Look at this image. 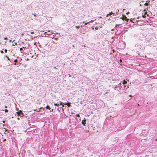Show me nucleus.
I'll return each instance as SVG.
<instances>
[{
    "label": "nucleus",
    "mask_w": 157,
    "mask_h": 157,
    "mask_svg": "<svg viewBox=\"0 0 157 157\" xmlns=\"http://www.w3.org/2000/svg\"><path fill=\"white\" fill-rule=\"evenodd\" d=\"M16 113L17 114V116H20L21 114L23 115V113L22 112V111H21V110H20L19 112H17Z\"/></svg>",
    "instance_id": "f03ea898"
},
{
    "label": "nucleus",
    "mask_w": 157,
    "mask_h": 157,
    "mask_svg": "<svg viewBox=\"0 0 157 157\" xmlns=\"http://www.w3.org/2000/svg\"><path fill=\"white\" fill-rule=\"evenodd\" d=\"M141 4H140V6H141Z\"/></svg>",
    "instance_id": "ea45409f"
},
{
    "label": "nucleus",
    "mask_w": 157,
    "mask_h": 157,
    "mask_svg": "<svg viewBox=\"0 0 157 157\" xmlns=\"http://www.w3.org/2000/svg\"><path fill=\"white\" fill-rule=\"evenodd\" d=\"M5 112H6V113L8 112V110L7 109H6L5 110Z\"/></svg>",
    "instance_id": "2eb2a0df"
},
{
    "label": "nucleus",
    "mask_w": 157,
    "mask_h": 157,
    "mask_svg": "<svg viewBox=\"0 0 157 157\" xmlns=\"http://www.w3.org/2000/svg\"><path fill=\"white\" fill-rule=\"evenodd\" d=\"M155 140H156V141H157V139H155Z\"/></svg>",
    "instance_id": "c9c22d12"
},
{
    "label": "nucleus",
    "mask_w": 157,
    "mask_h": 157,
    "mask_svg": "<svg viewBox=\"0 0 157 157\" xmlns=\"http://www.w3.org/2000/svg\"><path fill=\"white\" fill-rule=\"evenodd\" d=\"M120 62H121H121H122V60H121V59H120Z\"/></svg>",
    "instance_id": "5701e85b"
},
{
    "label": "nucleus",
    "mask_w": 157,
    "mask_h": 157,
    "mask_svg": "<svg viewBox=\"0 0 157 157\" xmlns=\"http://www.w3.org/2000/svg\"><path fill=\"white\" fill-rule=\"evenodd\" d=\"M33 15H34V17H36V15L35 14H33Z\"/></svg>",
    "instance_id": "a878e982"
},
{
    "label": "nucleus",
    "mask_w": 157,
    "mask_h": 157,
    "mask_svg": "<svg viewBox=\"0 0 157 157\" xmlns=\"http://www.w3.org/2000/svg\"><path fill=\"white\" fill-rule=\"evenodd\" d=\"M48 32H50V31L48 30Z\"/></svg>",
    "instance_id": "e433bc0d"
},
{
    "label": "nucleus",
    "mask_w": 157,
    "mask_h": 157,
    "mask_svg": "<svg viewBox=\"0 0 157 157\" xmlns=\"http://www.w3.org/2000/svg\"><path fill=\"white\" fill-rule=\"evenodd\" d=\"M63 104L65 105H67L68 107H70L71 106V103L68 102L66 103H63Z\"/></svg>",
    "instance_id": "7ed1b4c3"
},
{
    "label": "nucleus",
    "mask_w": 157,
    "mask_h": 157,
    "mask_svg": "<svg viewBox=\"0 0 157 157\" xmlns=\"http://www.w3.org/2000/svg\"><path fill=\"white\" fill-rule=\"evenodd\" d=\"M113 52H114V50H113Z\"/></svg>",
    "instance_id": "72a5a7b5"
},
{
    "label": "nucleus",
    "mask_w": 157,
    "mask_h": 157,
    "mask_svg": "<svg viewBox=\"0 0 157 157\" xmlns=\"http://www.w3.org/2000/svg\"><path fill=\"white\" fill-rule=\"evenodd\" d=\"M36 111V109H35V110H34V111Z\"/></svg>",
    "instance_id": "473e14b6"
},
{
    "label": "nucleus",
    "mask_w": 157,
    "mask_h": 157,
    "mask_svg": "<svg viewBox=\"0 0 157 157\" xmlns=\"http://www.w3.org/2000/svg\"><path fill=\"white\" fill-rule=\"evenodd\" d=\"M42 109V107H41L40 108V109H39L38 110H37V111L38 112H39L40 111V109Z\"/></svg>",
    "instance_id": "9d476101"
},
{
    "label": "nucleus",
    "mask_w": 157,
    "mask_h": 157,
    "mask_svg": "<svg viewBox=\"0 0 157 157\" xmlns=\"http://www.w3.org/2000/svg\"><path fill=\"white\" fill-rule=\"evenodd\" d=\"M53 109H52V111H53Z\"/></svg>",
    "instance_id": "a19ab883"
},
{
    "label": "nucleus",
    "mask_w": 157,
    "mask_h": 157,
    "mask_svg": "<svg viewBox=\"0 0 157 157\" xmlns=\"http://www.w3.org/2000/svg\"><path fill=\"white\" fill-rule=\"evenodd\" d=\"M5 51V52H6H6H7V49H5V51Z\"/></svg>",
    "instance_id": "aec40b11"
},
{
    "label": "nucleus",
    "mask_w": 157,
    "mask_h": 157,
    "mask_svg": "<svg viewBox=\"0 0 157 157\" xmlns=\"http://www.w3.org/2000/svg\"><path fill=\"white\" fill-rule=\"evenodd\" d=\"M113 13H112V12H111L109 13V15H111L112 14H113Z\"/></svg>",
    "instance_id": "4468645a"
},
{
    "label": "nucleus",
    "mask_w": 157,
    "mask_h": 157,
    "mask_svg": "<svg viewBox=\"0 0 157 157\" xmlns=\"http://www.w3.org/2000/svg\"><path fill=\"white\" fill-rule=\"evenodd\" d=\"M5 107L6 108H7V106H5Z\"/></svg>",
    "instance_id": "2f4dec72"
},
{
    "label": "nucleus",
    "mask_w": 157,
    "mask_h": 157,
    "mask_svg": "<svg viewBox=\"0 0 157 157\" xmlns=\"http://www.w3.org/2000/svg\"><path fill=\"white\" fill-rule=\"evenodd\" d=\"M142 16L143 17L145 18L146 16H148V14H147V12H144V14H143V13H142Z\"/></svg>",
    "instance_id": "f257e3e1"
},
{
    "label": "nucleus",
    "mask_w": 157,
    "mask_h": 157,
    "mask_svg": "<svg viewBox=\"0 0 157 157\" xmlns=\"http://www.w3.org/2000/svg\"><path fill=\"white\" fill-rule=\"evenodd\" d=\"M54 105H55V106H59V104H56V103H55L54 104Z\"/></svg>",
    "instance_id": "9b49d317"
},
{
    "label": "nucleus",
    "mask_w": 157,
    "mask_h": 157,
    "mask_svg": "<svg viewBox=\"0 0 157 157\" xmlns=\"http://www.w3.org/2000/svg\"><path fill=\"white\" fill-rule=\"evenodd\" d=\"M109 15V14H107V15H106V17H108Z\"/></svg>",
    "instance_id": "bb28decb"
},
{
    "label": "nucleus",
    "mask_w": 157,
    "mask_h": 157,
    "mask_svg": "<svg viewBox=\"0 0 157 157\" xmlns=\"http://www.w3.org/2000/svg\"><path fill=\"white\" fill-rule=\"evenodd\" d=\"M17 119L19 120V118H17Z\"/></svg>",
    "instance_id": "4c0bfd02"
},
{
    "label": "nucleus",
    "mask_w": 157,
    "mask_h": 157,
    "mask_svg": "<svg viewBox=\"0 0 157 157\" xmlns=\"http://www.w3.org/2000/svg\"><path fill=\"white\" fill-rule=\"evenodd\" d=\"M143 5H144L145 6H147L148 5V4L147 3H143Z\"/></svg>",
    "instance_id": "0eeeda50"
},
{
    "label": "nucleus",
    "mask_w": 157,
    "mask_h": 157,
    "mask_svg": "<svg viewBox=\"0 0 157 157\" xmlns=\"http://www.w3.org/2000/svg\"><path fill=\"white\" fill-rule=\"evenodd\" d=\"M46 109H48L49 110L50 109V106L49 105H47L46 106Z\"/></svg>",
    "instance_id": "20e7f679"
},
{
    "label": "nucleus",
    "mask_w": 157,
    "mask_h": 157,
    "mask_svg": "<svg viewBox=\"0 0 157 157\" xmlns=\"http://www.w3.org/2000/svg\"><path fill=\"white\" fill-rule=\"evenodd\" d=\"M92 29H93V30H94V28H93Z\"/></svg>",
    "instance_id": "58836bf2"
},
{
    "label": "nucleus",
    "mask_w": 157,
    "mask_h": 157,
    "mask_svg": "<svg viewBox=\"0 0 157 157\" xmlns=\"http://www.w3.org/2000/svg\"><path fill=\"white\" fill-rule=\"evenodd\" d=\"M68 76L69 77H71V75L70 74H69L68 75Z\"/></svg>",
    "instance_id": "b1692460"
},
{
    "label": "nucleus",
    "mask_w": 157,
    "mask_h": 157,
    "mask_svg": "<svg viewBox=\"0 0 157 157\" xmlns=\"http://www.w3.org/2000/svg\"><path fill=\"white\" fill-rule=\"evenodd\" d=\"M4 39L5 40H8V38L7 37H5L4 38Z\"/></svg>",
    "instance_id": "dca6fc26"
},
{
    "label": "nucleus",
    "mask_w": 157,
    "mask_h": 157,
    "mask_svg": "<svg viewBox=\"0 0 157 157\" xmlns=\"http://www.w3.org/2000/svg\"><path fill=\"white\" fill-rule=\"evenodd\" d=\"M117 26L119 27V25H116V27H117Z\"/></svg>",
    "instance_id": "4be33fe9"
},
{
    "label": "nucleus",
    "mask_w": 157,
    "mask_h": 157,
    "mask_svg": "<svg viewBox=\"0 0 157 157\" xmlns=\"http://www.w3.org/2000/svg\"><path fill=\"white\" fill-rule=\"evenodd\" d=\"M17 45V43H14V44H13V46H15V45Z\"/></svg>",
    "instance_id": "ddd939ff"
},
{
    "label": "nucleus",
    "mask_w": 157,
    "mask_h": 157,
    "mask_svg": "<svg viewBox=\"0 0 157 157\" xmlns=\"http://www.w3.org/2000/svg\"><path fill=\"white\" fill-rule=\"evenodd\" d=\"M1 52L2 53H3V51H1Z\"/></svg>",
    "instance_id": "c85d7f7f"
},
{
    "label": "nucleus",
    "mask_w": 157,
    "mask_h": 157,
    "mask_svg": "<svg viewBox=\"0 0 157 157\" xmlns=\"http://www.w3.org/2000/svg\"><path fill=\"white\" fill-rule=\"evenodd\" d=\"M62 103H62V102H60V105H62V107H63L64 106V105H63V104H62Z\"/></svg>",
    "instance_id": "f8f14e48"
},
{
    "label": "nucleus",
    "mask_w": 157,
    "mask_h": 157,
    "mask_svg": "<svg viewBox=\"0 0 157 157\" xmlns=\"http://www.w3.org/2000/svg\"><path fill=\"white\" fill-rule=\"evenodd\" d=\"M139 17H138V19H139Z\"/></svg>",
    "instance_id": "f704fd0d"
},
{
    "label": "nucleus",
    "mask_w": 157,
    "mask_h": 157,
    "mask_svg": "<svg viewBox=\"0 0 157 157\" xmlns=\"http://www.w3.org/2000/svg\"><path fill=\"white\" fill-rule=\"evenodd\" d=\"M124 19L127 20V21H128L129 20L127 18V17L125 16V17L123 18V20H124Z\"/></svg>",
    "instance_id": "39448f33"
},
{
    "label": "nucleus",
    "mask_w": 157,
    "mask_h": 157,
    "mask_svg": "<svg viewBox=\"0 0 157 157\" xmlns=\"http://www.w3.org/2000/svg\"><path fill=\"white\" fill-rule=\"evenodd\" d=\"M88 23V22L86 23H85V25H87Z\"/></svg>",
    "instance_id": "cd10ccee"
},
{
    "label": "nucleus",
    "mask_w": 157,
    "mask_h": 157,
    "mask_svg": "<svg viewBox=\"0 0 157 157\" xmlns=\"http://www.w3.org/2000/svg\"><path fill=\"white\" fill-rule=\"evenodd\" d=\"M95 29L96 30H98V27L97 26H96L95 28Z\"/></svg>",
    "instance_id": "a211bd4d"
},
{
    "label": "nucleus",
    "mask_w": 157,
    "mask_h": 157,
    "mask_svg": "<svg viewBox=\"0 0 157 157\" xmlns=\"http://www.w3.org/2000/svg\"><path fill=\"white\" fill-rule=\"evenodd\" d=\"M127 83V82L125 80H124V81H123V83L124 84H126Z\"/></svg>",
    "instance_id": "423d86ee"
},
{
    "label": "nucleus",
    "mask_w": 157,
    "mask_h": 157,
    "mask_svg": "<svg viewBox=\"0 0 157 157\" xmlns=\"http://www.w3.org/2000/svg\"><path fill=\"white\" fill-rule=\"evenodd\" d=\"M17 59H16L14 60V62L15 63L14 64V65H16V63L17 62Z\"/></svg>",
    "instance_id": "6e6552de"
},
{
    "label": "nucleus",
    "mask_w": 157,
    "mask_h": 157,
    "mask_svg": "<svg viewBox=\"0 0 157 157\" xmlns=\"http://www.w3.org/2000/svg\"><path fill=\"white\" fill-rule=\"evenodd\" d=\"M53 68L55 69H57V68H56V67H54Z\"/></svg>",
    "instance_id": "393cba45"
},
{
    "label": "nucleus",
    "mask_w": 157,
    "mask_h": 157,
    "mask_svg": "<svg viewBox=\"0 0 157 157\" xmlns=\"http://www.w3.org/2000/svg\"><path fill=\"white\" fill-rule=\"evenodd\" d=\"M23 50V49H22V48H20V51H22Z\"/></svg>",
    "instance_id": "412c9836"
},
{
    "label": "nucleus",
    "mask_w": 157,
    "mask_h": 157,
    "mask_svg": "<svg viewBox=\"0 0 157 157\" xmlns=\"http://www.w3.org/2000/svg\"><path fill=\"white\" fill-rule=\"evenodd\" d=\"M76 115L78 117H80V115L79 114H76Z\"/></svg>",
    "instance_id": "6ab92c4d"
},
{
    "label": "nucleus",
    "mask_w": 157,
    "mask_h": 157,
    "mask_svg": "<svg viewBox=\"0 0 157 157\" xmlns=\"http://www.w3.org/2000/svg\"><path fill=\"white\" fill-rule=\"evenodd\" d=\"M6 140V139H5V140H3V141L4 142Z\"/></svg>",
    "instance_id": "c756f323"
},
{
    "label": "nucleus",
    "mask_w": 157,
    "mask_h": 157,
    "mask_svg": "<svg viewBox=\"0 0 157 157\" xmlns=\"http://www.w3.org/2000/svg\"><path fill=\"white\" fill-rule=\"evenodd\" d=\"M144 1H142V2L143 3Z\"/></svg>",
    "instance_id": "7c9ffc66"
},
{
    "label": "nucleus",
    "mask_w": 157,
    "mask_h": 157,
    "mask_svg": "<svg viewBox=\"0 0 157 157\" xmlns=\"http://www.w3.org/2000/svg\"><path fill=\"white\" fill-rule=\"evenodd\" d=\"M84 121H85V123H84L83 122V121H82V123L83 124V125H85V124L86 123L85 122L86 121V120H84Z\"/></svg>",
    "instance_id": "1a4fd4ad"
},
{
    "label": "nucleus",
    "mask_w": 157,
    "mask_h": 157,
    "mask_svg": "<svg viewBox=\"0 0 157 157\" xmlns=\"http://www.w3.org/2000/svg\"><path fill=\"white\" fill-rule=\"evenodd\" d=\"M6 57L7 58V59L8 60H10V59L9 58V57H8L7 56H6Z\"/></svg>",
    "instance_id": "f3484780"
}]
</instances>
